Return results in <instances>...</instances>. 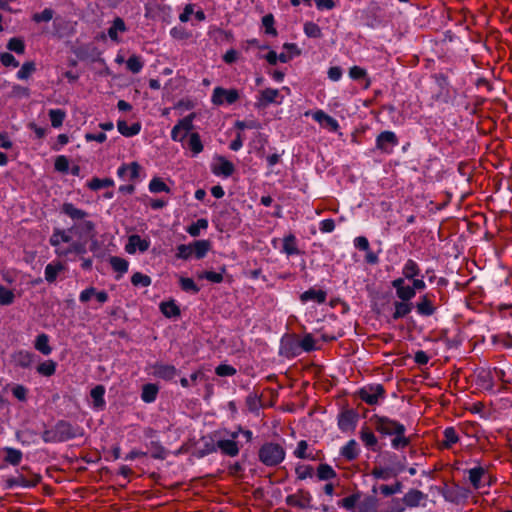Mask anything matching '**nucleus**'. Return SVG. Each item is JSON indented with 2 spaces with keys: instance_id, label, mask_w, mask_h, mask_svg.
Returning a JSON list of instances; mask_svg holds the SVG:
<instances>
[{
  "instance_id": "1a4fd4ad",
  "label": "nucleus",
  "mask_w": 512,
  "mask_h": 512,
  "mask_svg": "<svg viewBox=\"0 0 512 512\" xmlns=\"http://www.w3.org/2000/svg\"><path fill=\"white\" fill-rule=\"evenodd\" d=\"M312 496L308 491L299 490L295 494L286 497V504L291 507L308 509L311 507Z\"/></svg>"
},
{
  "instance_id": "4d7b16f0",
  "label": "nucleus",
  "mask_w": 512,
  "mask_h": 512,
  "mask_svg": "<svg viewBox=\"0 0 512 512\" xmlns=\"http://www.w3.org/2000/svg\"><path fill=\"white\" fill-rule=\"evenodd\" d=\"M358 512H377V502L373 497H367L358 505Z\"/></svg>"
},
{
  "instance_id": "cd10ccee",
  "label": "nucleus",
  "mask_w": 512,
  "mask_h": 512,
  "mask_svg": "<svg viewBox=\"0 0 512 512\" xmlns=\"http://www.w3.org/2000/svg\"><path fill=\"white\" fill-rule=\"evenodd\" d=\"M104 395H105V387L102 385H97L96 387H94L91 390L90 396L92 399V405H93L94 409L102 410L104 408V406H105Z\"/></svg>"
},
{
  "instance_id": "a19ab883",
  "label": "nucleus",
  "mask_w": 512,
  "mask_h": 512,
  "mask_svg": "<svg viewBox=\"0 0 512 512\" xmlns=\"http://www.w3.org/2000/svg\"><path fill=\"white\" fill-rule=\"evenodd\" d=\"M193 253L197 259H202L206 256L211 248L208 240H198L192 243Z\"/></svg>"
},
{
  "instance_id": "2eb2a0df",
  "label": "nucleus",
  "mask_w": 512,
  "mask_h": 512,
  "mask_svg": "<svg viewBox=\"0 0 512 512\" xmlns=\"http://www.w3.org/2000/svg\"><path fill=\"white\" fill-rule=\"evenodd\" d=\"M358 421V415L353 410H345L339 415L338 427L342 432L353 431Z\"/></svg>"
},
{
  "instance_id": "e433bc0d",
  "label": "nucleus",
  "mask_w": 512,
  "mask_h": 512,
  "mask_svg": "<svg viewBox=\"0 0 512 512\" xmlns=\"http://www.w3.org/2000/svg\"><path fill=\"white\" fill-rule=\"evenodd\" d=\"M282 252L288 256L298 255L300 253L297 247V240L293 234H289L283 239Z\"/></svg>"
},
{
  "instance_id": "6ab92c4d",
  "label": "nucleus",
  "mask_w": 512,
  "mask_h": 512,
  "mask_svg": "<svg viewBox=\"0 0 512 512\" xmlns=\"http://www.w3.org/2000/svg\"><path fill=\"white\" fill-rule=\"evenodd\" d=\"M215 445L217 450L229 457L237 456L240 451L238 443L233 439H219Z\"/></svg>"
},
{
  "instance_id": "a878e982",
  "label": "nucleus",
  "mask_w": 512,
  "mask_h": 512,
  "mask_svg": "<svg viewBox=\"0 0 512 512\" xmlns=\"http://www.w3.org/2000/svg\"><path fill=\"white\" fill-rule=\"evenodd\" d=\"M426 495L420 490L411 489L403 497L402 501L407 507H417Z\"/></svg>"
},
{
  "instance_id": "f3484780",
  "label": "nucleus",
  "mask_w": 512,
  "mask_h": 512,
  "mask_svg": "<svg viewBox=\"0 0 512 512\" xmlns=\"http://www.w3.org/2000/svg\"><path fill=\"white\" fill-rule=\"evenodd\" d=\"M141 166L137 162H131L129 164H122L117 174L119 178L125 181H132L139 177Z\"/></svg>"
},
{
  "instance_id": "3c124183",
  "label": "nucleus",
  "mask_w": 512,
  "mask_h": 512,
  "mask_svg": "<svg viewBox=\"0 0 512 512\" xmlns=\"http://www.w3.org/2000/svg\"><path fill=\"white\" fill-rule=\"evenodd\" d=\"M360 495L358 493L352 494L340 500L338 506L347 511H354L357 503L359 502Z\"/></svg>"
},
{
  "instance_id": "58836bf2",
  "label": "nucleus",
  "mask_w": 512,
  "mask_h": 512,
  "mask_svg": "<svg viewBox=\"0 0 512 512\" xmlns=\"http://www.w3.org/2000/svg\"><path fill=\"white\" fill-rule=\"evenodd\" d=\"M64 269V266L61 263H49L45 267V280L49 283H53L58 274Z\"/></svg>"
},
{
  "instance_id": "f03ea898",
  "label": "nucleus",
  "mask_w": 512,
  "mask_h": 512,
  "mask_svg": "<svg viewBox=\"0 0 512 512\" xmlns=\"http://www.w3.org/2000/svg\"><path fill=\"white\" fill-rule=\"evenodd\" d=\"M377 432L386 436H394L406 432V427L400 422L386 416L374 415L371 418Z\"/></svg>"
},
{
  "instance_id": "72a5a7b5",
  "label": "nucleus",
  "mask_w": 512,
  "mask_h": 512,
  "mask_svg": "<svg viewBox=\"0 0 512 512\" xmlns=\"http://www.w3.org/2000/svg\"><path fill=\"white\" fill-rule=\"evenodd\" d=\"M213 172L216 175H223L225 177H229L234 172V165L224 157H220L213 169Z\"/></svg>"
},
{
  "instance_id": "0e129e2a",
  "label": "nucleus",
  "mask_w": 512,
  "mask_h": 512,
  "mask_svg": "<svg viewBox=\"0 0 512 512\" xmlns=\"http://www.w3.org/2000/svg\"><path fill=\"white\" fill-rule=\"evenodd\" d=\"M246 406L250 412H257L261 407L260 397L256 393H250L246 398Z\"/></svg>"
},
{
  "instance_id": "dca6fc26",
  "label": "nucleus",
  "mask_w": 512,
  "mask_h": 512,
  "mask_svg": "<svg viewBox=\"0 0 512 512\" xmlns=\"http://www.w3.org/2000/svg\"><path fill=\"white\" fill-rule=\"evenodd\" d=\"M312 118L320 126L331 132H336L339 129L338 121L335 118L331 117L330 115L326 114L323 110H317L313 112Z\"/></svg>"
},
{
  "instance_id": "f8f14e48",
  "label": "nucleus",
  "mask_w": 512,
  "mask_h": 512,
  "mask_svg": "<svg viewBox=\"0 0 512 512\" xmlns=\"http://www.w3.org/2000/svg\"><path fill=\"white\" fill-rule=\"evenodd\" d=\"M150 247V240L141 238L137 234L130 235L125 245V251L128 254H135L137 251L146 252Z\"/></svg>"
},
{
  "instance_id": "9b49d317",
  "label": "nucleus",
  "mask_w": 512,
  "mask_h": 512,
  "mask_svg": "<svg viewBox=\"0 0 512 512\" xmlns=\"http://www.w3.org/2000/svg\"><path fill=\"white\" fill-rule=\"evenodd\" d=\"M392 287L395 289L399 300L410 301L415 297L414 288L405 283L404 278H396L392 281Z\"/></svg>"
},
{
  "instance_id": "13d9d810",
  "label": "nucleus",
  "mask_w": 512,
  "mask_h": 512,
  "mask_svg": "<svg viewBox=\"0 0 512 512\" xmlns=\"http://www.w3.org/2000/svg\"><path fill=\"white\" fill-rule=\"evenodd\" d=\"M36 70L33 62H25L17 72V78L20 80L28 79Z\"/></svg>"
},
{
  "instance_id": "bb28decb",
  "label": "nucleus",
  "mask_w": 512,
  "mask_h": 512,
  "mask_svg": "<svg viewBox=\"0 0 512 512\" xmlns=\"http://www.w3.org/2000/svg\"><path fill=\"white\" fill-rule=\"evenodd\" d=\"M420 273V267L413 259H408L402 267V278H404V280H412L415 277H419Z\"/></svg>"
},
{
  "instance_id": "c03bdc74",
  "label": "nucleus",
  "mask_w": 512,
  "mask_h": 512,
  "mask_svg": "<svg viewBox=\"0 0 512 512\" xmlns=\"http://www.w3.org/2000/svg\"><path fill=\"white\" fill-rule=\"evenodd\" d=\"M161 312L168 318L180 315V309L174 301L163 302L160 305Z\"/></svg>"
},
{
  "instance_id": "e2e57ef3",
  "label": "nucleus",
  "mask_w": 512,
  "mask_h": 512,
  "mask_svg": "<svg viewBox=\"0 0 512 512\" xmlns=\"http://www.w3.org/2000/svg\"><path fill=\"white\" fill-rule=\"evenodd\" d=\"M410 444V438L405 436V433L396 434L391 440L392 448L398 450L407 447Z\"/></svg>"
},
{
  "instance_id": "6e6552de",
  "label": "nucleus",
  "mask_w": 512,
  "mask_h": 512,
  "mask_svg": "<svg viewBox=\"0 0 512 512\" xmlns=\"http://www.w3.org/2000/svg\"><path fill=\"white\" fill-rule=\"evenodd\" d=\"M399 141L392 131H383L376 138V148L385 154H391Z\"/></svg>"
},
{
  "instance_id": "a211bd4d",
  "label": "nucleus",
  "mask_w": 512,
  "mask_h": 512,
  "mask_svg": "<svg viewBox=\"0 0 512 512\" xmlns=\"http://www.w3.org/2000/svg\"><path fill=\"white\" fill-rule=\"evenodd\" d=\"M0 457L5 464L17 466L23 459V453L19 449L12 447H3L0 449Z\"/></svg>"
},
{
  "instance_id": "473e14b6",
  "label": "nucleus",
  "mask_w": 512,
  "mask_h": 512,
  "mask_svg": "<svg viewBox=\"0 0 512 512\" xmlns=\"http://www.w3.org/2000/svg\"><path fill=\"white\" fill-rule=\"evenodd\" d=\"M486 475V470L481 467H474L468 470L469 481L474 489H480L482 486V479Z\"/></svg>"
},
{
  "instance_id": "de8ad7c7",
  "label": "nucleus",
  "mask_w": 512,
  "mask_h": 512,
  "mask_svg": "<svg viewBox=\"0 0 512 512\" xmlns=\"http://www.w3.org/2000/svg\"><path fill=\"white\" fill-rule=\"evenodd\" d=\"M66 117V113L62 109H51L49 110V118L51 121V125L54 128H59L62 126L64 119Z\"/></svg>"
},
{
  "instance_id": "7ed1b4c3",
  "label": "nucleus",
  "mask_w": 512,
  "mask_h": 512,
  "mask_svg": "<svg viewBox=\"0 0 512 512\" xmlns=\"http://www.w3.org/2000/svg\"><path fill=\"white\" fill-rule=\"evenodd\" d=\"M74 235L71 229H59L56 228L53 230L52 235L50 236L49 243L51 246L55 248V254L58 257H67V252L65 251L66 246L64 244H71L72 236Z\"/></svg>"
},
{
  "instance_id": "603ef678",
  "label": "nucleus",
  "mask_w": 512,
  "mask_h": 512,
  "mask_svg": "<svg viewBox=\"0 0 512 512\" xmlns=\"http://www.w3.org/2000/svg\"><path fill=\"white\" fill-rule=\"evenodd\" d=\"M317 476L320 480H330L336 477V472L330 465L320 464L317 469Z\"/></svg>"
},
{
  "instance_id": "c756f323",
  "label": "nucleus",
  "mask_w": 512,
  "mask_h": 512,
  "mask_svg": "<svg viewBox=\"0 0 512 512\" xmlns=\"http://www.w3.org/2000/svg\"><path fill=\"white\" fill-rule=\"evenodd\" d=\"M477 381L485 390L492 391L494 388V376L491 370H480L477 374Z\"/></svg>"
},
{
  "instance_id": "412c9836",
  "label": "nucleus",
  "mask_w": 512,
  "mask_h": 512,
  "mask_svg": "<svg viewBox=\"0 0 512 512\" xmlns=\"http://www.w3.org/2000/svg\"><path fill=\"white\" fill-rule=\"evenodd\" d=\"M35 355L27 350H18L13 353L12 361L21 368H29L34 362Z\"/></svg>"
},
{
  "instance_id": "a18cd8bd",
  "label": "nucleus",
  "mask_w": 512,
  "mask_h": 512,
  "mask_svg": "<svg viewBox=\"0 0 512 512\" xmlns=\"http://www.w3.org/2000/svg\"><path fill=\"white\" fill-rule=\"evenodd\" d=\"M56 367L55 361L47 360L38 365L37 372L42 376L50 377L55 373Z\"/></svg>"
},
{
  "instance_id": "f704fd0d",
  "label": "nucleus",
  "mask_w": 512,
  "mask_h": 512,
  "mask_svg": "<svg viewBox=\"0 0 512 512\" xmlns=\"http://www.w3.org/2000/svg\"><path fill=\"white\" fill-rule=\"evenodd\" d=\"M370 474L377 480H389L390 478L395 477L398 474V471L390 467L376 466L371 470Z\"/></svg>"
},
{
  "instance_id": "7c9ffc66",
  "label": "nucleus",
  "mask_w": 512,
  "mask_h": 512,
  "mask_svg": "<svg viewBox=\"0 0 512 512\" xmlns=\"http://www.w3.org/2000/svg\"><path fill=\"white\" fill-rule=\"evenodd\" d=\"M159 393L158 385L154 383L144 384L141 391V400L145 403H153Z\"/></svg>"
},
{
  "instance_id": "49530a36",
  "label": "nucleus",
  "mask_w": 512,
  "mask_h": 512,
  "mask_svg": "<svg viewBox=\"0 0 512 512\" xmlns=\"http://www.w3.org/2000/svg\"><path fill=\"white\" fill-rule=\"evenodd\" d=\"M36 433L29 429H24L16 432V439L23 445H30L36 442Z\"/></svg>"
},
{
  "instance_id": "79ce46f5",
  "label": "nucleus",
  "mask_w": 512,
  "mask_h": 512,
  "mask_svg": "<svg viewBox=\"0 0 512 512\" xmlns=\"http://www.w3.org/2000/svg\"><path fill=\"white\" fill-rule=\"evenodd\" d=\"M444 440L442 446L444 448H451L454 444L459 441L458 434L454 427H447L443 432Z\"/></svg>"
},
{
  "instance_id": "864d4df0",
  "label": "nucleus",
  "mask_w": 512,
  "mask_h": 512,
  "mask_svg": "<svg viewBox=\"0 0 512 512\" xmlns=\"http://www.w3.org/2000/svg\"><path fill=\"white\" fill-rule=\"evenodd\" d=\"M179 285L183 291L192 294H197L200 290L192 278L180 277Z\"/></svg>"
},
{
  "instance_id": "37998d69",
  "label": "nucleus",
  "mask_w": 512,
  "mask_h": 512,
  "mask_svg": "<svg viewBox=\"0 0 512 512\" xmlns=\"http://www.w3.org/2000/svg\"><path fill=\"white\" fill-rule=\"evenodd\" d=\"M148 188L151 193H170L171 191L166 183L159 177L152 178L149 182Z\"/></svg>"
},
{
  "instance_id": "0eeeda50",
  "label": "nucleus",
  "mask_w": 512,
  "mask_h": 512,
  "mask_svg": "<svg viewBox=\"0 0 512 512\" xmlns=\"http://www.w3.org/2000/svg\"><path fill=\"white\" fill-rule=\"evenodd\" d=\"M239 99V92L236 89H225L215 87L212 93V102L215 105L233 104Z\"/></svg>"
},
{
  "instance_id": "69168bd1",
  "label": "nucleus",
  "mask_w": 512,
  "mask_h": 512,
  "mask_svg": "<svg viewBox=\"0 0 512 512\" xmlns=\"http://www.w3.org/2000/svg\"><path fill=\"white\" fill-rule=\"evenodd\" d=\"M402 488L403 486L401 482L397 481L393 485H381L379 487V490L384 496H391L400 493L402 491Z\"/></svg>"
},
{
  "instance_id": "bf43d9fd",
  "label": "nucleus",
  "mask_w": 512,
  "mask_h": 512,
  "mask_svg": "<svg viewBox=\"0 0 512 512\" xmlns=\"http://www.w3.org/2000/svg\"><path fill=\"white\" fill-rule=\"evenodd\" d=\"M151 278L148 275L136 272L131 277V283L134 286L148 287L151 285Z\"/></svg>"
},
{
  "instance_id": "5701e85b",
  "label": "nucleus",
  "mask_w": 512,
  "mask_h": 512,
  "mask_svg": "<svg viewBox=\"0 0 512 512\" xmlns=\"http://www.w3.org/2000/svg\"><path fill=\"white\" fill-rule=\"evenodd\" d=\"M359 437L366 448L376 451L378 445V439L371 431V429L367 426L361 427L359 431Z\"/></svg>"
},
{
  "instance_id": "5fc2aeb1",
  "label": "nucleus",
  "mask_w": 512,
  "mask_h": 512,
  "mask_svg": "<svg viewBox=\"0 0 512 512\" xmlns=\"http://www.w3.org/2000/svg\"><path fill=\"white\" fill-rule=\"evenodd\" d=\"M110 264H111V267L115 271L119 272L120 274L126 273L128 270V266H129V263L127 260H125L124 258H121V257H117V256L110 258Z\"/></svg>"
},
{
  "instance_id": "8fccbe9b",
  "label": "nucleus",
  "mask_w": 512,
  "mask_h": 512,
  "mask_svg": "<svg viewBox=\"0 0 512 512\" xmlns=\"http://www.w3.org/2000/svg\"><path fill=\"white\" fill-rule=\"evenodd\" d=\"M208 228L207 219L201 218L196 222L192 223L188 228L187 232L192 237H197L200 235L201 230H206Z\"/></svg>"
},
{
  "instance_id": "aec40b11",
  "label": "nucleus",
  "mask_w": 512,
  "mask_h": 512,
  "mask_svg": "<svg viewBox=\"0 0 512 512\" xmlns=\"http://www.w3.org/2000/svg\"><path fill=\"white\" fill-rule=\"evenodd\" d=\"M61 213L68 216L73 223L87 218L88 214L86 211L77 208L73 203L65 202L61 206Z\"/></svg>"
},
{
  "instance_id": "2f4dec72",
  "label": "nucleus",
  "mask_w": 512,
  "mask_h": 512,
  "mask_svg": "<svg viewBox=\"0 0 512 512\" xmlns=\"http://www.w3.org/2000/svg\"><path fill=\"white\" fill-rule=\"evenodd\" d=\"M413 309V304L410 301H396L394 302L393 319H401L407 316Z\"/></svg>"
},
{
  "instance_id": "b1692460",
  "label": "nucleus",
  "mask_w": 512,
  "mask_h": 512,
  "mask_svg": "<svg viewBox=\"0 0 512 512\" xmlns=\"http://www.w3.org/2000/svg\"><path fill=\"white\" fill-rule=\"evenodd\" d=\"M416 310L419 315L427 317L433 315L436 308L429 296L426 294L419 298V301L416 304Z\"/></svg>"
},
{
  "instance_id": "393cba45",
  "label": "nucleus",
  "mask_w": 512,
  "mask_h": 512,
  "mask_svg": "<svg viewBox=\"0 0 512 512\" xmlns=\"http://www.w3.org/2000/svg\"><path fill=\"white\" fill-rule=\"evenodd\" d=\"M342 457H344L348 461L355 460L360 454V448L356 440H349L340 451Z\"/></svg>"
},
{
  "instance_id": "6e6d98bb",
  "label": "nucleus",
  "mask_w": 512,
  "mask_h": 512,
  "mask_svg": "<svg viewBox=\"0 0 512 512\" xmlns=\"http://www.w3.org/2000/svg\"><path fill=\"white\" fill-rule=\"evenodd\" d=\"M81 239L77 241H72L71 244L65 248V251L67 252V257L70 254H84L86 253V242L80 241Z\"/></svg>"
},
{
  "instance_id": "4468645a",
  "label": "nucleus",
  "mask_w": 512,
  "mask_h": 512,
  "mask_svg": "<svg viewBox=\"0 0 512 512\" xmlns=\"http://www.w3.org/2000/svg\"><path fill=\"white\" fill-rule=\"evenodd\" d=\"M55 427L60 442L68 441L80 435L79 428L74 427L72 424L66 421H58L55 424Z\"/></svg>"
},
{
  "instance_id": "423d86ee",
  "label": "nucleus",
  "mask_w": 512,
  "mask_h": 512,
  "mask_svg": "<svg viewBox=\"0 0 512 512\" xmlns=\"http://www.w3.org/2000/svg\"><path fill=\"white\" fill-rule=\"evenodd\" d=\"M255 106L257 108H266L271 104H281L283 102V96L280 95L278 89L266 88L259 92L256 98Z\"/></svg>"
},
{
  "instance_id": "052dcab7",
  "label": "nucleus",
  "mask_w": 512,
  "mask_h": 512,
  "mask_svg": "<svg viewBox=\"0 0 512 512\" xmlns=\"http://www.w3.org/2000/svg\"><path fill=\"white\" fill-rule=\"evenodd\" d=\"M304 33L310 38H320L322 36L320 27L314 22H306L304 24Z\"/></svg>"
},
{
  "instance_id": "20e7f679",
  "label": "nucleus",
  "mask_w": 512,
  "mask_h": 512,
  "mask_svg": "<svg viewBox=\"0 0 512 512\" xmlns=\"http://www.w3.org/2000/svg\"><path fill=\"white\" fill-rule=\"evenodd\" d=\"M359 398L369 405L378 404L385 397V390L381 384L367 385L357 392Z\"/></svg>"
},
{
  "instance_id": "c85d7f7f",
  "label": "nucleus",
  "mask_w": 512,
  "mask_h": 512,
  "mask_svg": "<svg viewBox=\"0 0 512 512\" xmlns=\"http://www.w3.org/2000/svg\"><path fill=\"white\" fill-rule=\"evenodd\" d=\"M117 129L125 137H132L137 134H139L141 130V124L138 122H135L131 125H128V123L124 120H119L117 122Z\"/></svg>"
},
{
  "instance_id": "39448f33",
  "label": "nucleus",
  "mask_w": 512,
  "mask_h": 512,
  "mask_svg": "<svg viewBox=\"0 0 512 512\" xmlns=\"http://www.w3.org/2000/svg\"><path fill=\"white\" fill-rule=\"evenodd\" d=\"M194 114H189L180 119L178 123L172 128L171 139L176 142H181L190 135L193 129Z\"/></svg>"
},
{
  "instance_id": "4c0bfd02",
  "label": "nucleus",
  "mask_w": 512,
  "mask_h": 512,
  "mask_svg": "<svg viewBox=\"0 0 512 512\" xmlns=\"http://www.w3.org/2000/svg\"><path fill=\"white\" fill-rule=\"evenodd\" d=\"M126 31V25L123 19L117 17L112 26L108 29V36L111 40L115 42H119V33H123Z\"/></svg>"
},
{
  "instance_id": "09e8293b",
  "label": "nucleus",
  "mask_w": 512,
  "mask_h": 512,
  "mask_svg": "<svg viewBox=\"0 0 512 512\" xmlns=\"http://www.w3.org/2000/svg\"><path fill=\"white\" fill-rule=\"evenodd\" d=\"M126 66L129 71H131L134 74H137L142 70L144 62L141 56L132 55L126 61Z\"/></svg>"
},
{
  "instance_id": "338daca9",
  "label": "nucleus",
  "mask_w": 512,
  "mask_h": 512,
  "mask_svg": "<svg viewBox=\"0 0 512 512\" xmlns=\"http://www.w3.org/2000/svg\"><path fill=\"white\" fill-rule=\"evenodd\" d=\"M15 295L12 290L5 286H0V305H10L13 303Z\"/></svg>"
},
{
  "instance_id": "f257e3e1",
  "label": "nucleus",
  "mask_w": 512,
  "mask_h": 512,
  "mask_svg": "<svg viewBox=\"0 0 512 512\" xmlns=\"http://www.w3.org/2000/svg\"><path fill=\"white\" fill-rule=\"evenodd\" d=\"M284 448L273 442L264 443L258 452L259 460L266 466L273 467L280 464L285 458Z\"/></svg>"
},
{
  "instance_id": "680f3d73",
  "label": "nucleus",
  "mask_w": 512,
  "mask_h": 512,
  "mask_svg": "<svg viewBox=\"0 0 512 512\" xmlns=\"http://www.w3.org/2000/svg\"><path fill=\"white\" fill-rule=\"evenodd\" d=\"M7 49L17 54H23L25 51L24 41L20 38H11L7 43Z\"/></svg>"
},
{
  "instance_id": "9d476101",
  "label": "nucleus",
  "mask_w": 512,
  "mask_h": 512,
  "mask_svg": "<svg viewBox=\"0 0 512 512\" xmlns=\"http://www.w3.org/2000/svg\"><path fill=\"white\" fill-rule=\"evenodd\" d=\"M70 229L79 239L92 238L94 236L95 224L85 218L73 223Z\"/></svg>"
},
{
  "instance_id": "c9c22d12",
  "label": "nucleus",
  "mask_w": 512,
  "mask_h": 512,
  "mask_svg": "<svg viewBox=\"0 0 512 512\" xmlns=\"http://www.w3.org/2000/svg\"><path fill=\"white\" fill-rule=\"evenodd\" d=\"M34 347L45 356L50 355L52 352V347L49 345V336L45 333H41L36 337Z\"/></svg>"
},
{
  "instance_id": "ddd939ff",
  "label": "nucleus",
  "mask_w": 512,
  "mask_h": 512,
  "mask_svg": "<svg viewBox=\"0 0 512 512\" xmlns=\"http://www.w3.org/2000/svg\"><path fill=\"white\" fill-rule=\"evenodd\" d=\"M151 368L154 377L166 381L172 380L177 375V369L174 365L156 362L151 366Z\"/></svg>"
},
{
  "instance_id": "4be33fe9",
  "label": "nucleus",
  "mask_w": 512,
  "mask_h": 512,
  "mask_svg": "<svg viewBox=\"0 0 512 512\" xmlns=\"http://www.w3.org/2000/svg\"><path fill=\"white\" fill-rule=\"evenodd\" d=\"M326 297H327V294L325 291L320 290V289L310 288L300 295V300L302 303L313 301L318 304H322L326 301Z\"/></svg>"
},
{
  "instance_id": "774afa93",
  "label": "nucleus",
  "mask_w": 512,
  "mask_h": 512,
  "mask_svg": "<svg viewBox=\"0 0 512 512\" xmlns=\"http://www.w3.org/2000/svg\"><path fill=\"white\" fill-rule=\"evenodd\" d=\"M262 25L265 28L266 34L276 36L277 31L274 28V17L272 14H267L262 18Z\"/></svg>"
},
{
  "instance_id": "ea45409f",
  "label": "nucleus",
  "mask_w": 512,
  "mask_h": 512,
  "mask_svg": "<svg viewBox=\"0 0 512 512\" xmlns=\"http://www.w3.org/2000/svg\"><path fill=\"white\" fill-rule=\"evenodd\" d=\"M187 147L192 152L193 156H196L203 151V144L198 133H190L187 141Z\"/></svg>"
}]
</instances>
